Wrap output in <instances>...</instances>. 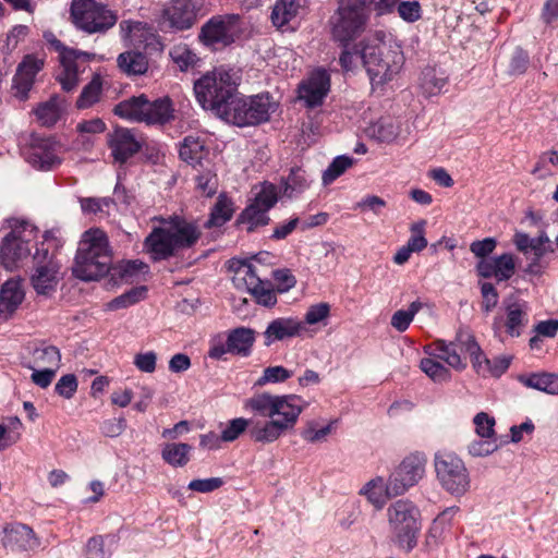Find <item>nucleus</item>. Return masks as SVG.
<instances>
[{
	"mask_svg": "<svg viewBox=\"0 0 558 558\" xmlns=\"http://www.w3.org/2000/svg\"><path fill=\"white\" fill-rule=\"evenodd\" d=\"M27 161L40 170H50L60 163L54 143L50 138H34L27 151Z\"/></svg>",
	"mask_w": 558,
	"mask_h": 558,
	"instance_id": "5701e85b",
	"label": "nucleus"
},
{
	"mask_svg": "<svg viewBox=\"0 0 558 558\" xmlns=\"http://www.w3.org/2000/svg\"><path fill=\"white\" fill-rule=\"evenodd\" d=\"M426 223V220L421 219L410 227L411 236L407 242V246L413 252H421L427 246V240L425 238Z\"/></svg>",
	"mask_w": 558,
	"mask_h": 558,
	"instance_id": "8fccbe9b",
	"label": "nucleus"
},
{
	"mask_svg": "<svg viewBox=\"0 0 558 558\" xmlns=\"http://www.w3.org/2000/svg\"><path fill=\"white\" fill-rule=\"evenodd\" d=\"M310 186L305 171L301 168H292L288 178L283 181V193L288 197L304 192Z\"/></svg>",
	"mask_w": 558,
	"mask_h": 558,
	"instance_id": "79ce46f5",
	"label": "nucleus"
},
{
	"mask_svg": "<svg viewBox=\"0 0 558 558\" xmlns=\"http://www.w3.org/2000/svg\"><path fill=\"white\" fill-rule=\"evenodd\" d=\"M332 429V423L328 424L325 427H322L319 429H316L314 427V424L311 423L307 425V427L302 432V437L308 442L315 444V442H322L324 441L327 436L331 433Z\"/></svg>",
	"mask_w": 558,
	"mask_h": 558,
	"instance_id": "338daca9",
	"label": "nucleus"
},
{
	"mask_svg": "<svg viewBox=\"0 0 558 558\" xmlns=\"http://www.w3.org/2000/svg\"><path fill=\"white\" fill-rule=\"evenodd\" d=\"M158 220L161 226L154 227L144 241V250L155 262L168 259L179 251L192 247L201 238L198 227L182 217Z\"/></svg>",
	"mask_w": 558,
	"mask_h": 558,
	"instance_id": "f03ea898",
	"label": "nucleus"
},
{
	"mask_svg": "<svg viewBox=\"0 0 558 558\" xmlns=\"http://www.w3.org/2000/svg\"><path fill=\"white\" fill-rule=\"evenodd\" d=\"M372 136L380 142H391L398 136V128L390 120H379L371 128Z\"/></svg>",
	"mask_w": 558,
	"mask_h": 558,
	"instance_id": "603ef678",
	"label": "nucleus"
},
{
	"mask_svg": "<svg viewBox=\"0 0 558 558\" xmlns=\"http://www.w3.org/2000/svg\"><path fill=\"white\" fill-rule=\"evenodd\" d=\"M180 158L189 165L196 166L201 163L205 156L204 143L198 136H186L180 146Z\"/></svg>",
	"mask_w": 558,
	"mask_h": 558,
	"instance_id": "f704fd0d",
	"label": "nucleus"
},
{
	"mask_svg": "<svg viewBox=\"0 0 558 558\" xmlns=\"http://www.w3.org/2000/svg\"><path fill=\"white\" fill-rule=\"evenodd\" d=\"M255 189L257 190V186ZM277 202L276 185L269 182L262 183L252 202L239 216L238 225L248 233L254 232L259 227L267 226L270 221L268 211Z\"/></svg>",
	"mask_w": 558,
	"mask_h": 558,
	"instance_id": "f8f14e48",
	"label": "nucleus"
},
{
	"mask_svg": "<svg viewBox=\"0 0 558 558\" xmlns=\"http://www.w3.org/2000/svg\"><path fill=\"white\" fill-rule=\"evenodd\" d=\"M390 486V476L388 482H385L383 477H376L367 482L361 493L365 495L368 501L377 509H381L388 498L400 496V494L392 493Z\"/></svg>",
	"mask_w": 558,
	"mask_h": 558,
	"instance_id": "bb28decb",
	"label": "nucleus"
},
{
	"mask_svg": "<svg viewBox=\"0 0 558 558\" xmlns=\"http://www.w3.org/2000/svg\"><path fill=\"white\" fill-rule=\"evenodd\" d=\"M33 262L34 266L31 275L33 289L39 295L48 296L52 294L60 280V265L54 254L49 252L45 242L36 247Z\"/></svg>",
	"mask_w": 558,
	"mask_h": 558,
	"instance_id": "ddd939ff",
	"label": "nucleus"
},
{
	"mask_svg": "<svg viewBox=\"0 0 558 558\" xmlns=\"http://www.w3.org/2000/svg\"><path fill=\"white\" fill-rule=\"evenodd\" d=\"M162 17L175 31L191 28L196 22L194 0H171L163 9Z\"/></svg>",
	"mask_w": 558,
	"mask_h": 558,
	"instance_id": "4be33fe9",
	"label": "nucleus"
},
{
	"mask_svg": "<svg viewBox=\"0 0 558 558\" xmlns=\"http://www.w3.org/2000/svg\"><path fill=\"white\" fill-rule=\"evenodd\" d=\"M330 306L327 303L312 305L305 314V323L315 325L328 317Z\"/></svg>",
	"mask_w": 558,
	"mask_h": 558,
	"instance_id": "774afa93",
	"label": "nucleus"
},
{
	"mask_svg": "<svg viewBox=\"0 0 558 558\" xmlns=\"http://www.w3.org/2000/svg\"><path fill=\"white\" fill-rule=\"evenodd\" d=\"M192 447L184 442H168L161 450V457L166 463L173 468H182L190 461Z\"/></svg>",
	"mask_w": 558,
	"mask_h": 558,
	"instance_id": "2f4dec72",
	"label": "nucleus"
},
{
	"mask_svg": "<svg viewBox=\"0 0 558 558\" xmlns=\"http://www.w3.org/2000/svg\"><path fill=\"white\" fill-rule=\"evenodd\" d=\"M307 403L296 395L258 393L250 398L246 407L267 420L236 417L228 422L221 430L222 441L231 442L248 430L255 442L271 444L292 430Z\"/></svg>",
	"mask_w": 558,
	"mask_h": 558,
	"instance_id": "f257e3e1",
	"label": "nucleus"
},
{
	"mask_svg": "<svg viewBox=\"0 0 558 558\" xmlns=\"http://www.w3.org/2000/svg\"><path fill=\"white\" fill-rule=\"evenodd\" d=\"M353 165V159L348 156H338L323 173V183L328 185L345 172Z\"/></svg>",
	"mask_w": 558,
	"mask_h": 558,
	"instance_id": "09e8293b",
	"label": "nucleus"
},
{
	"mask_svg": "<svg viewBox=\"0 0 558 558\" xmlns=\"http://www.w3.org/2000/svg\"><path fill=\"white\" fill-rule=\"evenodd\" d=\"M526 323V313L522 308V305L513 303L507 307L506 328L511 337H519L521 335V328L525 326Z\"/></svg>",
	"mask_w": 558,
	"mask_h": 558,
	"instance_id": "37998d69",
	"label": "nucleus"
},
{
	"mask_svg": "<svg viewBox=\"0 0 558 558\" xmlns=\"http://www.w3.org/2000/svg\"><path fill=\"white\" fill-rule=\"evenodd\" d=\"M362 65L365 68L373 85L390 81L400 70L403 57L399 47L376 34L361 43Z\"/></svg>",
	"mask_w": 558,
	"mask_h": 558,
	"instance_id": "20e7f679",
	"label": "nucleus"
},
{
	"mask_svg": "<svg viewBox=\"0 0 558 558\" xmlns=\"http://www.w3.org/2000/svg\"><path fill=\"white\" fill-rule=\"evenodd\" d=\"M44 61L32 54L24 57L19 64L13 77L14 96L24 101L28 99V94L34 85L37 73L43 69Z\"/></svg>",
	"mask_w": 558,
	"mask_h": 558,
	"instance_id": "412c9836",
	"label": "nucleus"
},
{
	"mask_svg": "<svg viewBox=\"0 0 558 558\" xmlns=\"http://www.w3.org/2000/svg\"><path fill=\"white\" fill-rule=\"evenodd\" d=\"M33 362L32 367L58 371L61 364V353L53 345L38 348L33 353Z\"/></svg>",
	"mask_w": 558,
	"mask_h": 558,
	"instance_id": "e433bc0d",
	"label": "nucleus"
},
{
	"mask_svg": "<svg viewBox=\"0 0 558 558\" xmlns=\"http://www.w3.org/2000/svg\"><path fill=\"white\" fill-rule=\"evenodd\" d=\"M459 512V507H449L445 509L433 522V525L429 531V538H434L435 543L437 538L441 535L445 527L450 524L452 518Z\"/></svg>",
	"mask_w": 558,
	"mask_h": 558,
	"instance_id": "864d4df0",
	"label": "nucleus"
},
{
	"mask_svg": "<svg viewBox=\"0 0 558 558\" xmlns=\"http://www.w3.org/2000/svg\"><path fill=\"white\" fill-rule=\"evenodd\" d=\"M11 231L0 244V263L8 270L21 267L31 256L33 243L37 239L38 229L28 221L9 219Z\"/></svg>",
	"mask_w": 558,
	"mask_h": 558,
	"instance_id": "423d86ee",
	"label": "nucleus"
},
{
	"mask_svg": "<svg viewBox=\"0 0 558 558\" xmlns=\"http://www.w3.org/2000/svg\"><path fill=\"white\" fill-rule=\"evenodd\" d=\"M250 100L252 106L250 118L252 121H255V124L267 121L270 113L276 109V105L270 100L269 95H257L250 98Z\"/></svg>",
	"mask_w": 558,
	"mask_h": 558,
	"instance_id": "58836bf2",
	"label": "nucleus"
},
{
	"mask_svg": "<svg viewBox=\"0 0 558 558\" xmlns=\"http://www.w3.org/2000/svg\"><path fill=\"white\" fill-rule=\"evenodd\" d=\"M396 8L399 16L408 23H414L421 19L422 8L416 0L398 1Z\"/></svg>",
	"mask_w": 558,
	"mask_h": 558,
	"instance_id": "5fc2aeb1",
	"label": "nucleus"
},
{
	"mask_svg": "<svg viewBox=\"0 0 558 558\" xmlns=\"http://www.w3.org/2000/svg\"><path fill=\"white\" fill-rule=\"evenodd\" d=\"M386 202L379 196L367 195L356 203V208L361 211H372L375 216H379L386 207Z\"/></svg>",
	"mask_w": 558,
	"mask_h": 558,
	"instance_id": "680f3d73",
	"label": "nucleus"
},
{
	"mask_svg": "<svg viewBox=\"0 0 558 558\" xmlns=\"http://www.w3.org/2000/svg\"><path fill=\"white\" fill-rule=\"evenodd\" d=\"M303 329V324L294 318L274 319L264 331L265 345L269 347L275 341L295 337L300 335Z\"/></svg>",
	"mask_w": 558,
	"mask_h": 558,
	"instance_id": "393cba45",
	"label": "nucleus"
},
{
	"mask_svg": "<svg viewBox=\"0 0 558 558\" xmlns=\"http://www.w3.org/2000/svg\"><path fill=\"white\" fill-rule=\"evenodd\" d=\"M0 541L3 548L10 551L34 550L39 546L34 531L23 523L0 527Z\"/></svg>",
	"mask_w": 558,
	"mask_h": 558,
	"instance_id": "6ab92c4d",
	"label": "nucleus"
},
{
	"mask_svg": "<svg viewBox=\"0 0 558 558\" xmlns=\"http://www.w3.org/2000/svg\"><path fill=\"white\" fill-rule=\"evenodd\" d=\"M368 16V11L359 0H340L328 21L332 39L348 45L365 31Z\"/></svg>",
	"mask_w": 558,
	"mask_h": 558,
	"instance_id": "0eeeda50",
	"label": "nucleus"
},
{
	"mask_svg": "<svg viewBox=\"0 0 558 558\" xmlns=\"http://www.w3.org/2000/svg\"><path fill=\"white\" fill-rule=\"evenodd\" d=\"M251 294L255 298L256 302L263 306L271 307L277 303V296L272 289H270L265 281L260 283Z\"/></svg>",
	"mask_w": 558,
	"mask_h": 558,
	"instance_id": "e2e57ef3",
	"label": "nucleus"
},
{
	"mask_svg": "<svg viewBox=\"0 0 558 558\" xmlns=\"http://www.w3.org/2000/svg\"><path fill=\"white\" fill-rule=\"evenodd\" d=\"M223 481L220 477L198 478L189 483V489L198 493H210L220 488Z\"/></svg>",
	"mask_w": 558,
	"mask_h": 558,
	"instance_id": "0e129e2a",
	"label": "nucleus"
},
{
	"mask_svg": "<svg viewBox=\"0 0 558 558\" xmlns=\"http://www.w3.org/2000/svg\"><path fill=\"white\" fill-rule=\"evenodd\" d=\"M71 17L77 28L88 34L104 33L118 20L114 11L95 0H73Z\"/></svg>",
	"mask_w": 558,
	"mask_h": 558,
	"instance_id": "9d476101",
	"label": "nucleus"
},
{
	"mask_svg": "<svg viewBox=\"0 0 558 558\" xmlns=\"http://www.w3.org/2000/svg\"><path fill=\"white\" fill-rule=\"evenodd\" d=\"M56 392L64 399H71L77 390V379L74 374L63 375L54 386Z\"/></svg>",
	"mask_w": 558,
	"mask_h": 558,
	"instance_id": "bf43d9fd",
	"label": "nucleus"
},
{
	"mask_svg": "<svg viewBox=\"0 0 558 558\" xmlns=\"http://www.w3.org/2000/svg\"><path fill=\"white\" fill-rule=\"evenodd\" d=\"M264 280L259 276L258 268L253 263H241L235 269L232 282L239 290L254 291Z\"/></svg>",
	"mask_w": 558,
	"mask_h": 558,
	"instance_id": "c85d7f7f",
	"label": "nucleus"
},
{
	"mask_svg": "<svg viewBox=\"0 0 558 558\" xmlns=\"http://www.w3.org/2000/svg\"><path fill=\"white\" fill-rule=\"evenodd\" d=\"M119 69L128 75L144 74L148 69V61L144 53L125 51L118 57Z\"/></svg>",
	"mask_w": 558,
	"mask_h": 558,
	"instance_id": "7c9ffc66",
	"label": "nucleus"
},
{
	"mask_svg": "<svg viewBox=\"0 0 558 558\" xmlns=\"http://www.w3.org/2000/svg\"><path fill=\"white\" fill-rule=\"evenodd\" d=\"M170 57L181 71H186L194 66L198 61L197 56L185 44L173 46L170 50Z\"/></svg>",
	"mask_w": 558,
	"mask_h": 558,
	"instance_id": "a18cd8bd",
	"label": "nucleus"
},
{
	"mask_svg": "<svg viewBox=\"0 0 558 558\" xmlns=\"http://www.w3.org/2000/svg\"><path fill=\"white\" fill-rule=\"evenodd\" d=\"M496 278L499 281L508 280L514 274L515 265L511 254H502L495 258Z\"/></svg>",
	"mask_w": 558,
	"mask_h": 558,
	"instance_id": "4d7b16f0",
	"label": "nucleus"
},
{
	"mask_svg": "<svg viewBox=\"0 0 558 558\" xmlns=\"http://www.w3.org/2000/svg\"><path fill=\"white\" fill-rule=\"evenodd\" d=\"M112 250L105 231L93 228L84 232L72 267L74 277L83 281L98 280L111 269Z\"/></svg>",
	"mask_w": 558,
	"mask_h": 558,
	"instance_id": "7ed1b4c3",
	"label": "nucleus"
},
{
	"mask_svg": "<svg viewBox=\"0 0 558 558\" xmlns=\"http://www.w3.org/2000/svg\"><path fill=\"white\" fill-rule=\"evenodd\" d=\"M255 342V331L251 328L239 327L231 330L227 338V350L230 353L247 356Z\"/></svg>",
	"mask_w": 558,
	"mask_h": 558,
	"instance_id": "cd10ccee",
	"label": "nucleus"
},
{
	"mask_svg": "<svg viewBox=\"0 0 558 558\" xmlns=\"http://www.w3.org/2000/svg\"><path fill=\"white\" fill-rule=\"evenodd\" d=\"M292 376V372L283 366H270L264 369L263 375L256 380V386H265L269 383H282Z\"/></svg>",
	"mask_w": 558,
	"mask_h": 558,
	"instance_id": "3c124183",
	"label": "nucleus"
},
{
	"mask_svg": "<svg viewBox=\"0 0 558 558\" xmlns=\"http://www.w3.org/2000/svg\"><path fill=\"white\" fill-rule=\"evenodd\" d=\"M530 250L533 252V265L538 263L546 254L554 253V247L546 232H541L538 236L533 238Z\"/></svg>",
	"mask_w": 558,
	"mask_h": 558,
	"instance_id": "6e6d98bb",
	"label": "nucleus"
},
{
	"mask_svg": "<svg viewBox=\"0 0 558 558\" xmlns=\"http://www.w3.org/2000/svg\"><path fill=\"white\" fill-rule=\"evenodd\" d=\"M236 87V78L231 71L220 66L195 81L194 93L203 109L210 110L222 119L228 105L238 90Z\"/></svg>",
	"mask_w": 558,
	"mask_h": 558,
	"instance_id": "39448f33",
	"label": "nucleus"
},
{
	"mask_svg": "<svg viewBox=\"0 0 558 558\" xmlns=\"http://www.w3.org/2000/svg\"><path fill=\"white\" fill-rule=\"evenodd\" d=\"M478 347L480 345L471 331L468 329H459L454 341H435L433 343V354L435 357L445 361L452 368L457 371H463L466 367V362L458 353V349L461 352L473 355L478 352Z\"/></svg>",
	"mask_w": 558,
	"mask_h": 558,
	"instance_id": "2eb2a0df",
	"label": "nucleus"
},
{
	"mask_svg": "<svg viewBox=\"0 0 558 558\" xmlns=\"http://www.w3.org/2000/svg\"><path fill=\"white\" fill-rule=\"evenodd\" d=\"M111 270L112 277L118 276L125 282H133L138 275L146 274L148 271V265L141 260H128L120 263L116 267L111 268Z\"/></svg>",
	"mask_w": 558,
	"mask_h": 558,
	"instance_id": "a19ab883",
	"label": "nucleus"
},
{
	"mask_svg": "<svg viewBox=\"0 0 558 558\" xmlns=\"http://www.w3.org/2000/svg\"><path fill=\"white\" fill-rule=\"evenodd\" d=\"M274 280L278 292H287L292 289L295 283V277L289 269H279L274 271Z\"/></svg>",
	"mask_w": 558,
	"mask_h": 558,
	"instance_id": "69168bd1",
	"label": "nucleus"
},
{
	"mask_svg": "<svg viewBox=\"0 0 558 558\" xmlns=\"http://www.w3.org/2000/svg\"><path fill=\"white\" fill-rule=\"evenodd\" d=\"M147 293L146 287L133 288L130 291L117 296L108 303V308L111 311L126 308L145 299Z\"/></svg>",
	"mask_w": 558,
	"mask_h": 558,
	"instance_id": "49530a36",
	"label": "nucleus"
},
{
	"mask_svg": "<svg viewBox=\"0 0 558 558\" xmlns=\"http://www.w3.org/2000/svg\"><path fill=\"white\" fill-rule=\"evenodd\" d=\"M421 369L434 381L444 383L450 379V372L440 362L425 357L420 363Z\"/></svg>",
	"mask_w": 558,
	"mask_h": 558,
	"instance_id": "de8ad7c7",
	"label": "nucleus"
},
{
	"mask_svg": "<svg viewBox=\"0 0 558 558\" xmlns=\"http://www.w3.org/2000/svg\"><path fill=\"white\" fill-rule=\"evenodd\" d=\"M133 364L138 371L151 374L157 367V353L154 351L138 352L134 355Z\"/></svg>",
	"mask_w": 558,
	"mask_h": 558,
	"instance_id": "13d9d810",
	"label": "nucleus"
},
{
	"mask_svg": "<svg viewBox=\"0 0 558 558\" xmlns=\"http://www.w3.org/2000/svg\"><path fill=\"white\" fill-rule=\"evenodd\" d=\"M387 514L398 544L410 551L417 543V534L421 529L420 510L412 501L400 499L389 506Z\"/></svg>",
	"mask_w": 558,
	"mask_h": 558,
	"instance_id": "1a4fd4ad",
	"label": "nucleus"
},
{
	"mask_svg": "<svg viewBox=\"0 0 558 558\" xmlns=\"http://www.w3.org/2000/svg\"><path fill=\"white\" fill-rule=\"evenodd\" d=\"M519 381L527 388L549 395H558V375L553 373H534L520 375Z\"/></svg>",
	"mask_w": 558,
	"mask_h": 558,
	"instance_id": "c756f323",
	"label": "nucleus"
},
{
	"mask_svg": "<svg viewBox=\"0 0 558 558\" xmlns=\"http://www.w3.org/2000/svg\"><path fill=\"white\" fill-rule=\"evenodd\" d=\"M426 462V457L422 453L407 456L390 475L391 492L403 495L410 487L417 484L425 474Z\"/></svg>",
	"mask_w": 558,
	"mask_h": 558,
	"instance_id": "f3484780",
	"label": "nucleus"
},
{
	"mask_svg": "<svg viewBox=\"0 0 558 558\" xmlns=\"http://www.w3.org/2000/svg\"><path fill=\"white\" fill-rule=\"evenodd\" d=\"M107 144L113 161L123 165L141 150L143 142L135 130L116 126L107 134Z\"/></svg>",
	"mask_w": 558,
	"mask_h": 558,
	"instance_id": "a211bd4d",
	"label": "nucleus"
},
{
	"mask_svg": "<svg viewBox=\"0 0 558 558\" xmlns=\"http://www.w3.org/2000/svg\"><path fill=\"white\" fill-rule=\"evenodd\" d=\"M474 424L478 436L483 438H490L494 435L495 420L487 413L481 412L476 414L474 417Z\"/></svg>",
	"mask_w": 558,
	"mask_h": 558,
	"instance_id": "052dcab7",
	"label": "nucleus"
},
{
	"mask_svg": "<svg viewBox=\"0 0 558 558\" xmlns=\"http://www.w3.org/2000/svg\"><path fill=\"white\" fill-rule=\"evenodd\" d=\"M233 215V204L225 195H220L214 205L206 227H220L231 219Z\"/></svg>",
	"mask_w": 558,
	"mask_h": 558,
	"instance_id": "4c0bfd02",
	"label": "nucleus"
},
{
	"mask_svg": "<svg viewBox=\"0 0 558 558\" xmlns=\"http://www.w3.org/2000/svg\"><path fill=\"white\" fill-rule=\"evenodd\" d=\"M300 4L296 0H276L271 12V20L275 26L283 27L296 19Z\"/></svg>",
	"mask_w": 558,
	"mask_h": 558,
	"instance_id": "72a5a7b5",
	"label": "nucleus"
},
{
	"mask_svg": "<svg viewBox=\"0 0 558 558\" xmlns=\"http://www.w3.org/2000/svg\"><path fill=\"white\" fill-rule=\"evenodd\" d=\"M436 476L441 487L453 496H463L470 488V474L464 462L454 453L435 456Z\"/></svg>",
	"mask_w": 558,
	"mask_h": 558,
	"instance_id": "9b49d317",
	"label": "nucleus"
},
{
	"mask_svg": "<svg viewBox=\"0 0 558 558\" xmlns=\"http://www.w3.org/2000/svg\"><path fill=\"white\" fill-rule=\"evenodd\" d=\"M240 32L238 14L215 15L202 26L199 39L213 49H220L234 43Z\"/></svg>",
	"mask_w": 558,
	"mask_h": 558,
	"instance_id": "4468645a",
	"label": "nucleus"
},
{
	"mask_svg": "<svg viewBox=\"0 0 558 558\" xmlns=\"http://www.w3.org/2000/svg\"><path fill=\"white\" fill-rule=\"evenodd\" d=\"M448 77L435 68H425L422 71L420 86L428 95H437L446 86Z\"/></svg>",
	"mask_w": 558,
	"mask_h": 558,
	"instance_id": "c9c22d12",
	"label": "nucleus"
},
{
	"mask_svg": "<svg viewBox=\"0 0 558 558\" xmlns=\"http://www.w3.org/2000/svg\"><path fill=\"white\" fill-rule=\"evenodd\" d=\"M116 116L147 124L165 123L172 117L171 102L168 98L149 101L145 95L133 96L114 106Z\"/></svg>",
	"mask_w": 558,
	"mask_h": 558,
	"instance_id": "6e6552de",
	"label": "nucleus"
},
{
	"mask_svg": "<svg viewBox=\"0 0 558 558\" xmlns=\"http://www.w3.org/2000/svg\"><path fill=\"white\" fill-rule=\"evenodd\" d=\"M45 37L48 44L59 53L62 71L58 75L57 80L64 92H72L77 87L80 83L78 75L81 70L77 60L84 59L88 61L94 54L77 49L68 48L52 34L46 35Z\"/></svg>",
	"mask_w": 558,
	"mask_h": 558,
	"instance_id": "dca6fc26",
	"label": "nucleus"
},
{
	"mask_svg": "<svg viewBox=\"0 0 558 558\" xmlns=\"http://www.w3.org/2000/svg\"><path fill=\"white\" fill-rule=\"evenodd\" d=\"M61 111V99L58 95H53L49 100L39 104L34 113L41 125L52 126L60 119Z\"/></svg>",
	"mask_w": 558,
	"mask_h": 558,
	"instance_id": "473e14b6",
	"label": "nucleus"
},
{
	"mask_svg": "<svg viewBox=\"0 0 558 558\" xmlns=\"http://www.w3.org/2000/svg\"><path fill=\"white\" fill-rule=\"evenodd\" d=\"M329 89V74L325 70L318 69L313 71L308 78L300 84L299 98L305 101L307 107L314 108L323 104Z\"/></svg>",
	"mask_w": 558,
	"mask_h": 558,
	"instance_id": "aec40b11",
	"label": "nucleus"
},
{
	"mask_svg": "<svg viewBox=\"0 0 558 558\" xmlns=\"http://www.w3.org/2000/svg\"><path fill=\"white\" fill-rule=\"evenodd\" d=\"M25 292L22 280H7L0 289V318H10L24 301Z\"/></svg>",
	"mask_w": 558,
	"mask_h": 558,
	"instance_id": "b1692460",
	"label": "nucleus"
},
{
	"mask_svg": "<svg viewBox=\"0 0 558 558\" xmlns=\"http://www.w3.org/2000/svg\"><path fill=\"white\" fill-rule=\"evenodd\" d=\"M423 308L420 300L413 301L407 310L396 311L390 319V325L399 332H404L414 319V316Z\"/></svg>",
	"mask_w": 558,
	"mask_h": 558,
	"instance_id": "ea45409f",
	"label": "nucleus"
},
{
	"mask_svg": "<svg viewBox=\"0 0 558 558\" xmlns=\"http://www.w3.org/2000/svg\"><path fill=\"white\" fill-rule=\"evenodd\" d=\"M101 89V77L99 75H94L93 80L83 88L80 97L77 98V108L85 109L96 104L100 98Z\"/></svg>",
	"mask_w": 558,
	"mask_h": 558,
	"instance_id": "c03bdc74",
	"label": "nucleus"
},
{
	"mask_svg": "<svg viewBox=\"0 0 558 558\" xmlns=\"http://www.w3.org/2000/svg\"><path fill=\"white\" fill-rule=\"evenodd\" d=\"M252 106L250 98L240 97L236 92L228 105L222 120L238 126L255 125V121H252L250 118Z\"/></svg>",
	"mask_w": 558,
	"mask_h": 558,
	"instance_id": "a878e982",
	"label": "nucleus"
}]
</instances>
